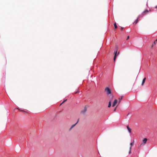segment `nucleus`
I'll list each match as a JSON object with an SVG mask.
<instances>
[{
  "label": "nucleus",
  "instance_id": "f257e3e1",
  "mask_svg": "<svg viewBox=\"0 0 157 157\" xmlns=\"http://www.w3.org/2000/svg\"><path fill=\"white\" fill-rule=\"evenodd\" d=\"M105 91L106 92V94L108 95L111 94V90L108 87H107L105 88Z\"/></svg>",
  "mask_w": 157,
  "mask_h": 157
},
{
  "label": "nucleus",
  "instance_id": "f03ea898",
  "mask_svg": "<svg viewBox=\"0 0 157 157\" xmlns=\"http://www.w3.org/2000/svg\"><path fill=\"white\" fill-rule=\"evenodd\" d=\"M86 111H87V108L86 107V106H85V107H84V109L82 110L81 111V113H82L84 114L86 112Z\"/></svg>",
  "mask_w": 157,
  "mask_h": 157
},
{
  "label": "nucleus",
  "instance_id": "7ed1b4c3",
  "mask_svg": "<svg viewBox=\"0 0 157 157\" xmlns=\"http://www.w3.org/2000/svg\"><path fill=\"white\" fill-rule=\"evenodd\" d=\"M148 12V10H146L143 12L142 13V14L143 16H144V15H145L146 14H147Z\"/></svg>",
  "mask_w": 157,
  "mask_h": 157
},
{
  "label": "nucleus",
  "instance_id": "20e7f679",
  "mask_svg": "<svg viewBox=\"0 0 157 157\" xmlns=\"http://www.w3.org/2000/svg\"><path fill=\"white\" fill-rule=\"evenodd\" d=\"M117 102V99H115L112 105V107H114Z\"/></svg>",
  "mask_w": 157,
  "mask_h": 157
},
{
  "label": "nucleus",
  "instance_id": "39448f33",
  "mask_svg": "<svg viewBox=\"0 0 157 157\" xmlns=\"http://www.w3.org/2000/svg\"><path fill=\"white\" fill-rule=\"evenodd\" d=\"M134 144V141H133V142L131 143H130V145H131V146L130 147V151H129V153H130L131 152V148H132V146Z\"/></svg>",
  "mask_w": 157,
  "mask_h": 157
},
{
  "label": "nucleus",
  "instance_id": "423d86ee",
  "mask_svg": "<svg viewBox=\"0 0 157 157\" xmlns=\"http://www.w3.org/2000/svg\"><path fill=\"white\" fill-rule=\"evenodd\" d=\"M147 141V139L146 138H144L143 140V143H142V144H141V145H142V144H145L146 143Z\"/></svg>",
  "mask_w": 157,
  "mask_h": 157
},
{
  "label": "nucleus",
  "instance_id": "0eeeda50",
  "mask_svg": "<svg viewBox=\"0 0 157 157\" xmlns=\"http://www.w3.org/2000/svg\"><path fill=\"white\" fill-rule=\"evenodd\" d=\"M117 52V51L116 52H114V59H113L114 61H115V60L116 59Z\"/></svg>",
  "mask_w": 157,
  "mask_h": 157
},
{
  "label": "nucleus",
  "instance_id": "6e6552de",
  "mask_svg": "<svg viewBox=\"0 0 157 157\" xmlns=\"http://www.w3.org/2000/svg\"><path fill=\"white\" fill-rule=\"evenodd\" d=\"M127 129H128L129 133H131V129L129 127L128 125L127 126Z\"/></svg>",
  "mask_w": 157,
  "mask_h": 157
},
{
  "label": "nucleus",
  "instance_id": "1a4fd4ad",
  "mask_svg": "<svg viewBox=\"0 0 157 157\" xmlns=\"http://www.w3.org/2000/svg\"><path fill=\"white\" fill-rule=\"evenodd\" d=\"M146 78H144V79H143V81H142V86H143L145 81V80H146Z\"/></svg>",
  "mask_w": 157,
  "mask_h": 157
},
{
  "label": "nucleus",
  "instance_id": "9d476101",
  "mask_svg": "<svg viewBox=\"0 0 157 157\" xmlns=\"http://www.w3.org/2000/svg\"><path fill=\"white\" fill-rule=\"evenodd\" d=\"M76 124H75L72 125L71 128L70 129V130H71L74 127H75V125Z\"/></svg>",
  "mask_w": 157,
  "mask_h": 157
},
{
  "label": "nucleus",
  "instance_id": "9b49d317",
  "mask_svg": "<svg viewBox=\"0 0 157 157\" xmlns=\"http://www.w3.org/2000/svg\"><path fill=\"white\" fill-rule=\"evenodd\" d=\"M157 42V39L155 40V41L153 43V44H152V45L151 46V47H152L155 44L156 42Z\"/></svg>",
  "mask_w": 157,
  "mask_h": 157
},
{
  "label": "nucleus",
  "instance_id": "f8f14e48",
  "mask_svg": "<svg viewBox=\"0 0 157 157\" xmlns=\"http://www.w3.org/2000/svg\"><path fill=\"white\" fill-rule=\"evenodd\" d=\"M122 97H121V98H118V99H119V102H118L119 103H120V101H121V100L122 99Z\"/></svg>",
  "mask_w": 157,
  "mask_h": 157
},
{
  "label": "nucleus",
  "instance_id": "ddd939ff",
  "mask_svg": "<svg viewBox=\"0 0 157 157\" xmlns=\"http://www.w3.org/2000/svg\"><path fill=\"white\" fill-rule=\"evenodd\" d=\"M111 106V101H110L109 102V105H108V107H110Z\"/></svg>",
  "mask_w": 157,
  "mask_h": 157
},
{
  "label": "nucleus",
  "instance_id": "4468645a",
  "mask_svg": "<svg viewBox=\"0 0 157 157\" xmlns=\"http://www.w3.org/2000/svg\"><path fill=\"white\" fill-rule=\"evenodd\" d=\"M115 29H116L117 28V25L116 23H115L114 24Z\"/></svg>",
  "mask_w": 157,
  "mask_h": 157
},
{
  "label": "nucleus",
  "instance_id": "2eb2a0df",
  "mask_svg": "<svg viewBox=\"0 0 157 157\" xmlns=\"http://www.w3.org/2000/svg\"><path fill=\"white\" fill-rule=\"evenodd\" d=\"M138 22V19H137L136 21L134 22V23H135V24H136Z\"/></svg>",
  "mask_w": 157,
  "mask_h": 157
},
{
  "label": "nucleus",
  "instance_id": "dca6fc26",
  "mask_svg": "<svg viewBox=\"0 0 157 157\" xmlns=\"http://www.w3.org/2000/svg\"><path fill=\"white\" fill-rule=\"evenodd\" d=\"M67 100L66 99L63 101L62 103L60 105H61L63 103L67 101Z\"/></svg>",
  "mask_w": 157,
  "mask_h": 157
},
{
  "label": "nucleus",
  "instance_id": "f3484780",
  "mask_svg": "<svg viewBox=\"0 0 157 157\" xmlns=\"http://www.w3.org/2000/svg\"><path fill=\"white\" fill-rule=\"evenodd\" d=\"M129 36H128L126 40H128V39H129Z\"/></svg>",
  "mask_w": 157,
  "mask_h": 157
},
{
  "label": "nucleus",
  "instance_id": "a211bd4d",
  "mask_svg": "<svg viewBox=\"0 0 157 157\" xmlns=\"http://www.w3.org/2000/svg\"><path fill=\"white\" fill-rule=\"evenodd\" d=\"M79 121V119H78L77 121V122L76 123V124L78 123V122Z\"/></svg>",
  "mask_w": 157,
  "mask_h": 157
},
{
  "label": "nucleus",
  "instance_id": "6ab92c4d",
  "mask_svg": "<svg viewBox=\"0 0 157 157\" xmlns=\"http://www.w3.org/2000/svg\"><path fill=\"white\" fill-rule=\"evenodd\" d=\"M121 30L122 31L123 30V28L121 27Z\"/></svg>",
  "mask_w": 157,
  "mask_h": 157
},
{
  "label": "nucleus",
  "instance_id": "aec40b11",
  "mask_svg": "<svg viewBox=\"0 0 157 157\" xmlns=\"http://www.w3.org/2000/svg\"><path fill=\"white\" fill-rule=\"evenodd\" d=\"M78 91H77L76 92H75V94H77V93H78Z\"/></svg>",
  "mask_w": 157,
  "mask_h": 157
},
{
  "label": "nucleus",
  "instance_id": "412c9836",
  "mask_svg": "<svg viewBox=\"0 0 157 157\" xmlns=\"http://www.w3.org/2000/svg\"><path fill=\"white\" fill-rule=\"evenodd\" d=\"M22 111H23V112H25H25H26V111H24V110H22Z\"/></svg>",
  "mask_w": 157,
  "mask_h": 157
},
{
  "label": "nucleus",
  "instance_id": "4be33fe9",
  "mask_svg": "<svg viewBox=\"0 0 157 157\" xmlns=\"http://www.w3.org/2000/svg\"><path fill=\"white\" fill-rule=\"evenodd\" d=\"M116 109V108H115V109H114V111H115Z\"/></svg>",
  "mask_w": 157,
  "mask_h": 157
}]
</instances>
